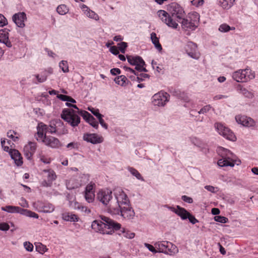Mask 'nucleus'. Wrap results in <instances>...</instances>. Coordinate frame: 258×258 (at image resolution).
Returning <instances> with one entry per match:
<instances>
[{"instance_id": "f257e3e1", "label": "nucleus", "mask_w": 258, "mask_h": 258, "mask_svg": "<svg viewBox=\"0 0 258 258\" xmlns=\"http://www.w3.org/2000/svg\"><path fill=\"white\" fill-rule=\"evenodd\" d=\"M169 12L160 10L157 12V15L162 22L168 27L177 29L179 27L178 22H180L185 16L184 9L178 4L172 3L169 5Z\"/></svg>"}, {"instance_id": "f03ea898", "label": "nucleus", "mask_w": 258, "mask_h": 258, "mask_svg": "<svg viewBox=\"0 0 258 258\" xmlns=\"http://www.w3.org/2000/svg\"><path fill=\"white\" fill-rule=\"evenodd\" d=\"M101 221L94 220L91 225L92 228L96 232L102 234H112L114 230L121 228V225L105 216H101Z\"/></svg>"}, {"instance_id": "7ed1b4c3", "label": "nucleus", "mask_w": 258, "mask_h": 258, "mask_svg": "<svg viewBox=\"0 0 258 258\" xmlns=\"http://www.w3.org/2000/svg\"><path fill=\"white\" fill-rule=\"evenodd\" d=\"M72 107L75 109L66 108L64 109L61 114V118L70 124L72 126H78L80 122V111L76 105L73 104Z\"/></svg>"}, {"instance_id": "20e7f679", "label": "nucleus", "mask_w": 258, "mask_h": 258, "mask_svg": "<svg viewBox=\"0 0 258 258\" xmlns=\"http://www.w3.org/2000/svg\"><path fill=\"white\" fill-rule=\"evenodd\" d=\"M217 152L221 157V159L218 161V165L220 167L231 166L233 167L236 163L235 156L229 150L223 147H219L218 149Z\"/></svg>"}, {"instance_id": "39448f33", "label": "nucleus", "mask_w": 258, "mask_h": 258, "mask_svg": "<svg viewBox=\"0 0 258 258\" xmlns=\"http://www.w3.org/2000/svg\"><path fill=\"white\" fill-rule=\"evenodd\" d=\"M199 19L200 16L198 13L194 12L188 13L186 18L183 17L179 23L181 24L182 28L185 30H195Z\"/></svg>"}, {"instance_id": "423d86ee", "label": "nucleus", "mask_w": 258, "mask_h": 258, "mask_svg": "<svg viewBox=\"0 0 258 258\" xmlns=\"http://www.w3.org/2000/svg\"><path fill=\"white\" fill-rule=\"evenodd\" d=\"M155 246L157 249V252L169 254H174L178 252L177 247L174 244L167 241L156 242Z\"/></svg>"}, {"instance_id": "0eeeda50", "label": "nucleus", "mask_w": 258, "mask_h": 258, "mask_svg": "<svg viewBox=\"0 0 258 258\" xmlns=\"http://www.w3.org/2000/svg\"><path fill=\"white\" fill-rule=\"evenodd\" d=\"M232 77L237 82H244L254 78V76L250 70L246 69L235 72Z\"/></svg>"}, {"instance_id": "6e6552de", "label": "nucleus", "mask_w": 258, "mask_h": 258, "mask_svg": "<svg viewBox=\"0 0 258 258\" xmlns=\"http://www.w3.org/2000/svg\"><path fill=\"white\" fill-rule=\"evenodd\" d=\"M5 143V140H2L1 144L4 150L9 153L12 159L17 166H21L23 162L21 153L17 150L12 149L8 146H6Z\"/></svg>"}, {"instance_id": "1a4fd4ad", "label": "nucleus", "mask_w": 258, "mask_h": 258, "mask_svg": "<svg viewBox=\"0 0 258 258\" xmlns=\"http://www.w3.org/2000/svg\"><path fill=\"white\" fill-rule=\"evenodd\" d=\"M170 95L166 92L160 91L152 97V103L155 106H164L169 101Z\"/></svg>"}, {"instance_id": "9d476101", "label": "nucleus", "mask_w": 258, "mask_h": 258, "mask_svg": "<svg viewBox=\"0 0 258 258\" xmlns=\"http://www.w3.org/2000/svg\"><path fill=\"white\" fill-rule=\"evenodd\" d=\"M215 126L219 134L227 140L231 141H235L236 139L234 133L228 127L223 125L220 123H216Z\"/></svg>"}, {"instance_id": "9b49d317", "label": "nucleus", "mask_w": 258, "mask_h": 258, "mask_svg": "<svg viewBox=\"0 0 258 258\" xmlns=\"http://www.w3.org/2000/svg\"><path fill=\"white\" fill-rule=\"evenodd\" d=\"M34 208L39 212L50 213L55 210V206L47 202L37 201L33 204Z\"/></svg>"}, {"instance_id": "f8f14e48", "label": "nucleus", "mask_w": 258, "mask_h": 258, "mask_svg": "<svg viewBox=\"0 0 258 258\" xmlns=\"http://www.w3.org/2000/svg\"><path fill=\"white\" fill-rule=\"evenodd\" d=\"M114 194L118 203V207L117 208L129 205L130 202L128 197L122 189H116Z\"/></svg>"}, {"instance_id": "ddd939ff", "label": "nucleus", "mask_w": 258, "mask_h": 258, "mask_svg": "<svg viewBox=\"0 0 258 258\" xmlns=\"http://www.w3.org/2000/svg\"><path fill=\"white\" fill-rule=\"evenodd\" d=\"M85 176H76L71 177L66 181V185L69 189H73L81 186L84 182Z\"/></svg>"}, {"instance_id": "4468645a", "label": "nucleus", "mask_w": 258, "mask_h": 258, "mask_svg": "<svg viewBox=\"0 0 258 258\" xmlns=\"http://www.w3.org/2000/svg\"><path fill=\"white\" fill-rule=\"evenodd\" d=\"M187 54L194 59H198L200 54L198 50L197 45L192 42H188L185 47Z\"/></svg>"}, {"instance_id": "2eb2a0df", "label": "nucleus", "mask_w": 258, "mask_h": 258, "mask_svg": "<svg viewBox=\"0 0 258 258\" xmlns=\"http://www.w3.org/2000/svg\"><path fill=\"white\" fill-rule=\"evenodd\" d=\"M124 68H125V67H124ZM135 69L136 70H134L132 69L126 67V70H128L137 76V79L139 81H143L145 78H149L148 74L141 72L142 71H146L145 68H144V66H136Z\"/></svg>"}, {"instance_id": "dca6fc26", "label": "nucleus", "mask_w": 258, "mask_h": 258, "mask_svg": "<svg viewBox=\"0 0 258 258\" xmlns=\"http://www.w3.org/2000/svg\"><path fill=\"white\" fill-rule=\"evenodd\" d=\"M36 148L37 145L36 143L29 142L24 146L23 149L24 155L25 157L28 160L31 159L36 150Z\"/></svg>"}, {"instance_id": "f3484780", "label": "nucleus", "mask_w": 258, "mask_h": 258, "mask_svg": "<svg viewBox=\"0 0 258 258\" xmlns=\"http://www.w3.org/2000/svg\"><path fill=\"white\" fill-rule=\"evenodd\" d=\"M112 198V191L108 189L100 190L97 194L98 200L105 205L109 203Z\"/></svg>"}, {"instance_id": "a211bd4d", "label": "nucleus", "mask_w": 258, "mask_h": 258, "mask_svg": "<svg viewBox=\"0 0 258 258\" xmlns=\"http://www.w3.org/2000/svg\"><path fill=\"white\" fill-rule=\"evenodd\" d=\"M13 22L20 28L25 26V21L27 20L26 14L24 12H19L14 14L12 17Z\"/></svg>"}, {"instance_id": "6ab92c4d", "label": "nucleus", "mask_w": 258, "mask_h": 258, "mask_svg": "<svg viewBox=\"0 0 258 258\" xmlns=\"http://www.w3.org/2000/svg\"><path fill=\"white\" fill-rule=\"evenodd\" d=\"M119 211H120L121 216L124 219L130 220L132 219L135 216L134 211L129 205L117 208L116 211L118 212Z\"/></svg>"}, {"instance_id": "aec40b11", "label": "nucleus", "mask_w": 258, "mask_h": 258, "mask_svg": "<svg viewBox=\"0 0 258 258\" xmlns=\"http://www.w3.org/2000/svg\"><path fill=\"white\" fill-rule=\"evenodd\" d=\"M43 143L46 146L52 148H57L60 146V143L57 138L50 136H46V135H44Z\"/></svg>"}, {"instance_id": "412c9836", "label": "nucleus", "mask_w": 258, "mask_h": 258, "mask_svg": "<svg viewBox=\"0 0 258 258\" xmlns=\"http://www.w3.org/2000/svg\"><path fill=\"white\" fill-rule=\"evenodd\" d=\"M236 121L243 126L247 127L254 126L255 124V121L251 118L244 116L237 115L235 116Z\"/></svg>"}, {"instance_id": "4be33fe9", "label": "nucleus", "mask_w": 258, "mask_h": 258, "mask_svg": "<svg viewBox=\"0 0 258 258\" xmlns=\"http://www.w3.org/2000/svg\"><path fill=\"white\" fill-rule=\"evenodd\" d=\"M84 141L93 144L101 143L103 141L102 136L96 134H85L83 136Z\"/></svg>"}, {"instance_id": "5701e85b", "label": "nucleus", "mask_w": 258, "mask_h": 258, "mask_svg": "<svg viewBox=\"0 0 258 258\" xmlns=\"http://www.w3.org/2000/svg\"><path fill=\"white\" fill-rule=\"evenodd\" d=\"M47 128H48L47 126L44 123L41 122L38 124L37 132L35 135V138L37 141H41L43 142L44 135H46V133Z\"/></svg>"}, {"instance_id": "b1692460", "label": "nucleus", "mask_w": 258, "mask_h": 258, "mask_svg": "<svg viewBox=\"0 0 258 258\" xmlns=\"http://www.w3.org/2000/svg\"><path fill=\"white\" fill-rule=\"evenodd\" d=\"M80 115H82L91 125L97 128L98 126V123L96 119L89 112L86 111H81Z\"/></svg>"}, {"instance_id": "393cba45", "label": "nucleus", "mask_w": 258, "mask_h": 258, "mask_svg": "<svg viewBox=\"0 0 258 258\" xmlns=\"http://www.w3.org/2000/svg\"><path fill=\"white\" fill-rule=\"evenodd\" d=\"M9 31L7 29L0 30V42L4 43L8 47H11L12 45L9 39Z\"/></svg>"}, {"instance_id": "a878e982", "label": "nucleus", "mask_w": 258, "mask_h": 258, "mask_svg": "<svg viewBox=\"0 0 258 258\" xmlns=\"http://www.w3.org/2000/svg\"><path fill=\"white\" fill-rule=\"evenodd\" d=\"M126 58L130 64H146L143 58L138 55H127Z\"/></svg>"}, {"instance_id": "bb28decb", "label": "nucleus", "mask_w": 258, "mask_h": 258, "mask_svg": "<svg viewBox=\"0 0 258 258\" xmlns=\"http://www.w3.org/2000/svg\"><path fill=\"white\" fill-rule=\"evenodd\" d=\"M171 210L175 212L177 215L179 216L181 219H186L187 218L189 212H188L185 209L181 208L179 206H177V208H170Z\"/></svg>"}, {"instance_id": "cd10ccee", "label": "nucleus", "mask_w": 258, "mask_h": 258, "mask_svg": "<svg viewBox=\"0 0 258 258\" xmlns=\"http://www.w3.org/2000/svg\"><path fill=\"white\" fill-rule=\"evenodd\" d=\"M218 5L224 10H229L233 5L235 0H217Z\"/></svg>"}, {"instance_id": "c85d7f7f", "label": "nucleus", "mask_w": 258, "mask_h": 258, "mask_svg": "<svg viewBox=\"0 0 258 258\" xmlns=\"http://www.w3.org/2000/svg\"><path fill=\"white\" fill-rule=\"evenodd\" d=\"M236 90L239 93L242 94L246 97L252 98L253 97V94L252 92L247 90L240 84H238L237 86Z\"/></svg>"}, {"instance_id": "c756f323", "label": "nucleus", "mask_w": 258, "mask_h": 258, "mask_svg": "<svg viewBox=\"0 0 258 258\" xmlns=\"http://www.w3.org/2000/svg\"><path fill=\"white\" fill-rule=\"evenodd\" d=\"M2 210L11 213H20L22 214L23 209L20 207L13 206H7L6 207H2Z\"/></svg>"}, {"instance_id": "7c9ffc66", "label": "nucleus", "mask_w": 258, "mask_h": 258, "mask_svg": "<svg viewBox=\"0 0 258 258\" xmlns=\"http://www.w3.org/2000/svg\"><path fill=\"white\" fill-rule=\"evenodd\" d=\"M43 172L47 173V177L48 183H47L46 181H45V183L47 186L50 185L52 182L56 179V175L55 172L52 169L44 170Z\"/></svg>"}, {"instance_id": "2f4dec72", "label": "nucleus", "mask_w": 258, "mask_h": 258, "mask_svg": "<svg viewBox=\"0 0 258 258\" xmlns=\"http://www.w3.org/2000/svg\"><path fill=\"white\" fill-rule=\"evenodd\" d=\"M151 39L155 48L159 51L161 50L162 49V46L159 42V38L157 37V35L155 32H152L151 34Z\"/></svg>"}, {"instance_id": "473e14b6", "label": "nucleus", "mask_w": 258, "mask_h": 258, "mask_svg": "<svg viewBox=\"0 0 258 258\" xmlns=\"http://www.w3.org/2000/svg\"><path fill=\"white\" fill-rule=\"evenodd\" d=\"M62 218L66 221L76 222L78 221V217L76 215L70 213H63Z\"/></svg>"}, {"instance_id": "72a5a7b5", "label": "nucleus", "mask_w": 258, "mask_h": 258, "mask_svg": "<svg viewBox=\"0 0 258 258\" xmlns=\"http://www.w3.org/2000/svg\"><path fill=\"white\" fill-rule=\"evenodd\" d=\"M83 8L87 9V10L85 11V14L86 15L87 17L97 21L99 19V16L94 11L89 9L86 6L84 5Z\"/></svg>"}, {"instance_id": "f704fd0d", "label": "nucleus", "mask_w": 258, "mask_h": 258, "mask_svg": "<svg viewBox=\"0 0 258 258\" xmlns=\"http://www.w3.org/2000/svg\"><path fill=\"white\" fill-rule=\"evenodd\" d=\"M127 81V78L125 76L123 75L118 76L114 79L115 82L118 85L121 86L125 85Z\"/></svg>"}, {"instance_id": "c9c22d12", "label": "nucleus", "mask_w": 258, "mask_h": 258, "mask_svg": "<svg viewBox=\"0 0 258 258\" xmlns=\"http://www.w3.org/2000/svg\"><path fill=\"white\" fill-rule=\"evenodd\" d=\"M235 30V27H231L228 24L226 23L222 24L219 27V30L221 32H227L230 30Z\"/></svg>"}, {"instance_id": "e433bc0d", "label": "nucleus", "mask_w": 258, "mask_h": 258, "mask_svg": "<svg viewBox=\"0 0 258 258\" xmlns=\"http://www.w3.org/2000/svg\"><path fill=\"white\" fill-rule=\"evenodd\" d=\"M56 11L59 14L63 15L68 12L69 9L66 5H60L57 7Z\"/></svg>"}, {"instance_id": "4c0bfd02", "label": "nucleus", "mask_w": 258, "mask_h": 258, "mask_svg": "<svg viewBox=\"0 0 258 258\" xmlns=\"http://www.w3.org/2000/svg\"><path fill=\"white\" fill-rule=\"evenodd\" d=\"M21 214L25 215L28 217H33L36 219H38L39 218V216L37 214L34 212L26 209H23V211Z\"/></svg>"}, {"instance_id": "58836bf2", "label": "nucleus", "mask_w": 258, "mask_h": 258, "mask_svg": "<svg viewBox=\"0 0 258 258\" xmlns=\"http://www.w3.org/2000/svg\"><path fill=\"white\" fill-rule=\"evenodd\" d=\"M48 73L46 71L42 72L41 74L36 75V78L39 83H42L45 81L47 78Z\"/></svg>"}, {"instance_id": "ea45409f", "label": "nucleus", "mask_w": 258, "mask_h": 258, "mask_svg": "<svg viewBox=\"0 0 258 258\" xmlns=\"http://www.w3.org/2000/svg\"><path fill=\"white\" fill-rule=\"evenodd\" d=\"M36 250L40 253H43L47 250L46 246L41 243H37L35 244Z\"/></svg>"}, {"instance_id": "a19ab883", "label": "nucleus", "mask_w": 258, "mask_h": 258, "mask_svg": "<svg viewBox=\"0 0 258 258\" xmlns=\"http://www.w3.org/2000/svg\"><path fill=\"white\" fill-rule=\"evenodd\" d=\"M7 136L12 139L14 142H16L19 139V134L14 131H9L7 133Z\"/></svg>"}, {"instance_id": "79ce46f5", "label": "nucleus", "mask_w": 258, "mask_h": 258, "mask_svg": "<svg viewBox=\"0 0 258 258\" xmlns=\"http://www.w3.org/2000/svg\"><path fill=\"white\" fill-rule=\"evenodd\" d=\"M128 169L131 173L135 176L138 179L143 180L142 175L137 170L133 167H129Z\"/></svg>"}, {"instance_id": "37998d69", "label": "nucleus", "mask_w": 258, "mask_h": 258, "mask_svg": "<svg viewBox=\"0 0 258 258\" xmlns=\"http://www.w3.org/2000/svg\"><path fill=\"white\" fill-rule=\"evenodd\" d=\"M95 198L94 192H85V198L88 203H92Z\"/></svg>"}, {"instance_id": "c03bdc74", "label": "nucleus", "mask_w": 258, "mask_h": 258, "mask_svg": "<svg viewBox=\"0 0 258 258\" xmlns=\"http://www.w3.org/2000/svg\"><path fill=\"white\" fill-rule=\"evenodd\" d=\"M39 157L40 160L45 164L49 163L51 160L50 158L47 157V156H45L42 153L39 154Z\"/></svg>"}, {"instance_id": "a18cd8bd", "label": "nucleus", "mask_w": 258, "mask_h": 258, "mask_svg": "<svg viewBox=\"0 0 258 258\" xmlns=\"http://www.w3.org/2000/svg\"><path fill=\"white\" fill-rule=\"evenodd\" d=\"M95 186V183H94L92 182H90L86 186L85 192H88V193L94 192H95V190H94Z\"/></svg>"}, {"instance_id": "49530a36", "label": "nucleus", "mask_w": 258, "mask_h": 258, "mask_svg": "<svg viewBox=\"0 0 258 258\" xmlns=\"http://www.w3.org/2000/svg\"><path fill=\"white\" fill-rule=\"evenodd\" d=\"M214 219L216 221L221 223H226L228 220L227 218L221 216H215Z\"/></svg>"}, {"instance_id": "de8ad7c7", "label": "nucleus", "mask_w": 258, "mask_h": 258, "mask_svg": "<svg viewBox=\"0 0 258 258\" xmlns=\"http://www.w3.org/2000/svg\"><path fill=\"white\" fill-rule=\"evenodd\" d=\"M127 46V43L124 42H121L118 44V48L119 50H120L121 52L122 53H124L125 52V50Z\"/></svg>"}, {"instance_id": "09e8293b", "label": "nucleus", "mask_w": 258, "mask_h": 258, "mask_svg": "<svg viewBox=\"0 0 258 258\" xmlns=\"http://www.w3.org/2000/svg\"><path fill=\"white\" fill-rule=\"evenodd\" d=\"M212 108L210 105H207L204 106L199 112V114H205L209 112Z\"/></svg>"}, {"instance_id": "8fccbe9b", "label": "nucleus", "mask_w": 258, "mask_h": 258, "mask_svg": "<svg viewBox=\"0 0 258 258\" xmlns=\"http://www.w3.org/2000/svg\"><path fill=\"white\" fill-rule=\"evenodd\" d=\"M8 24V21L6 17L0 14V27H4Z\"/></svg>"}, {"instance_id": "3c124183", "label": "nucleus", "mask_w": 258, "mask_h": 258, "mask_svg": "<svg viewBox=\"0 0 258 258\" xmlns=\"http://www.w3.org/2000/svg\"><path fill=\"white\" fill-rule=\"evenodd\" d=\"M24 246L25 249L28 251H32L33 250L34 246L30 242H25Z\"/></svg>"}, {"instance_id": "603ef678", "label": "nucleus", "mask_w": 258, "mask_h": 258, "mask_svg": "<svg viewBox=\"0 0 258 258\" xmlns=\"http://www.w3.org/2000/svg\"><path fill=\"white\" fill-rule=\"evenodd\" d=\"M10 225L8 223H0V230L2 231H7L10 228Z\"/></svg>"}, {"instance_id": "864d4df0", "label": "nucleus", "mask_w": 258, "mask_h": 258, "mask_svg": "<svg viewBox=\"0 0 258 258\" xmlns=\"http://www.w3.org/2000/svg\"><path fill=\"white\" fill-rule=\"evenodd\" d=\"M89 110H90L95 116H96L97 118L101 116L102 115L99 113V111L98 109H95L94 108H88Z\"/></svg>"}, {"instance_id": "5fc2aeb1", "label": "nucleus", "mask_w": 258, "mask_h": 258, "mask_svg": "<svg viewBox=\"0 0 258 258\" xmlns=\"http://www.w3.org/2000/svg\"><path fill=\"white\" fill-rule=\"evenodd\" d=\"M145 246L151 252L153 253L157 252V249L156 247H154L152 245L148 243H145Z\"/></svg>"}, {"instance_id": "6e6d98bb", "label": "nucleus", "mask_w": 258, "mask_h": 258, "mask_svg": "<svg viewBox=\"0 0 258 258\" xmlns=\"http://www.w3.org/2000/svg\"><path fill=\"white\" fill-rule=\"evenodd\" d=\"M123 236L127 238L132 239L135 237V233L130 231H123Z\"/></svg>"}, {"instance_id": "4d7b16f0", "label": "nucleus", "mask_w": 258, "mask_h": 258, "mask_svg": "<svg viewBox=\"0 0 258 258\" xmlns=\"http://www.w3.org/2000/svg\"><path fill=\"white\" fill-rule=\"evenodd\" d=\"M191 4L196 7L202 6L204 3L203 0H192L191 1Z\"/></svg>"}, {"instance_id": "13d9d810", "label": "nucleus", "mask_w": 258, "mask_h": 258, "mask_svg": "<svg viewBox=\"0 0 258 258\" xmlns=\"http://www.w3.org/2000/svg\"><path fill=\"white\" fill-rule=\"evenodd\" d=\"M57 97L62 101H68L70 96L62 94H58Z\"/></svg>"}, {"instance_id": "bf43d9fd", "label": "nucleus", "mask_w": 258, "mask_h": 258, "mask_svg": "<svg viewBox=\"0 0 258 258\" xmlns=\"http://www.w3.org/2000/svg\"><path fill=\"white\" fill-rule=\"evenodd\" d=\"M181 199L183 201L189 204L192 203L193 202L192 199L186 196H182Z\"/></svg>"}, {"instance_id": "052dcab7", "label": "nucleus", "mask_w": 258, "mask_h": 258, "mask_svg": "<svg viewBox=\"0 0 258 258\" xmlns=\"http://www.w3.org/2000/svg\"><path fill=\"white\" fill-rule=\"evenodd\" d=\"M187 218L189 221L192 224H195L198 222V220L195 218V217L191 215L189 213H188Z\"/></svg>"}, {"instance_id": "680f3d73", "label": "nucleus", "mask_w": 258, "mask_h": 258, "mask_svg": "<svg viewBox=\"0 0 258 258\" xmlns=\"http://www.w3.org/2000/svg\"><path fill=\"white\" fill-rule=\"evenodd\" d=\"M110 51L112 53H113L115 55H117L119 53V49L115 46L111 47L110 48Z\"/></svg>"}, {"instance_id": "e2e57ef3", "label": "nucleus", "mask_w": 258, "mask_h": 258, "mask_svg": "<svg viewBox=\"0 0 258 258\" xmlns=\"http://www.w3.org/2000/svg\"><path fill=\"white\" fill-rule=\"evenodd\" d=\"M110 73L112 75H116L120 73V70L118 68H114L110 70Z\"/></svg>"}, {"instance_id": "0e129e2a", "label": "nucleus", "mask_w": 258, "mask_h": 258, "mask_svg": "<svg viewBox=\"0 0 258 258\" xmlns=\"http://www.w3.org/2000/svg\"><path fill=\"white\" fill-rule=\"evenodd\" d=\"M97 118L98 119V120L99 121V122L101 124V125L102 126L104 127L105 128H107V125L105 123L104 120L102 118V115L100 116V117H99Z\"/></svg>"}, {"instance_id": "69168bd1", "label": "nucleus", "mask_w": 258, "mask_h": 258, "mask_svg": "<svg viewBox=\"0 0 258 258\" xmlns=\"http://www.w3.org/2000/svg\"><path fill=\"white\" fill-rule=\"evenodd\" d=\"M48 128L46 130V133L48 132L50 133H54L56 132L55 127L53 126L50 125L49 126H47Z\"/></svg>"}, {"instance_id": "338daca9", "label": "nucleus", "mask_w": 258, "mask_h": 258, "mask_svg": "<svg viewBox=\"0 0 258 258\" xmlns=\"http://www.w3.org/2000/svg\"><path fill=\"white\" fill-rule=\"evenodd\" d=\"M227 98V96H226V95H217L213 97V99L214 100H220V99H224V98Z\"/></svg>"}, {"instance_id": "774afa93", "label": "nucleus", "mask_w": 258, "mask_h": 258, "mask_svg": "<svg viewBox=\"0 0 258 258\" xmlns=\"http://www.w3.org/2000/svg\"><path fill=\"white\" fill-rule=\"evenodd\" d=\"M205 188L209 191L212 192H215V187L211 185H206Z\"/></svg>"}]
</instances>
